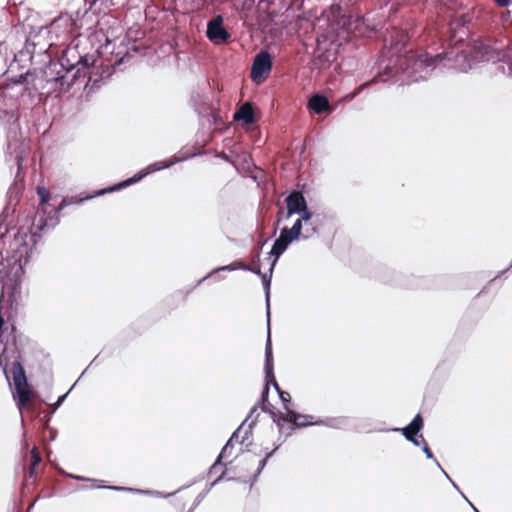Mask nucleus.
<instances>
[{
	"mask_svg": "<svg viewBox=\"0 0 512 512\" xmlns=\"http://www.w3.org/2000/svg\"><path fill=\"white\" fill-rule=\"evenodd\" d=\"M443 61L448 62V64H444V66L463 72L472 67V62L505 61L508 64L510 74H512V44L503 51L496 45L478 42L474 45L471 58H468V55L458 47L433 57L421 55L412 61V71L407 70L405 72L408 82H418L419 80L426 79L438 63Z\"/></svg>",
	"mask_w": 512,
	"mask_h": 512,
	"instance_id": "1",
	"label": "nucleus"
},
{
	"mask_svg": "<svg viewBox=\"0 0 512 512\" xmlns=\"http://www.w3.org/2000/svg\"><path fill=\"white\" fill-rule=\"evenodd\" d=\"M27 233L17 231L9 240L6 264L0 262V281L5 285L15 286L24 274L23 262H27L28 244Z\"/></svg>",
	"mask_w": 512,
	"mask_h": 512,
	"instance_id": "2",
	"label": "nucleus"
},
{
	"mask_svg": "<svg viewBox=\"0 0 512 512\" xmlns=\"http://www.w3.org/2000/svg\"><path fill=\"white\" fill-rule=\"evenodd\" d=\"M331 25L339 40H347L350 36H366L372 30L363 17L351 14H342L340 17L334 16Z\"/></svg>",
	"mask_w": 512,
	"mask_h": 512,
	"instance_id": "3",
	"label": "nucleus"
},
{
	"mask_svg": "<svg viewBox=\"0 0 512 512\" xmlns=\"http://www.w3.org/2000/svg\"><path fill=\"white\" fill-rule=\"evenodd\" d=\"M80 40H73L63 51L60 61L63 68L71 70L77 68V73L89 68L95 63L93 55L83 53Z\"/></svg>",
	"mask_w": 512,
	"mask_h": 512,
	"instance_id": "4",
	"label": "nucleus"
},
{
	"mask_svg": "<svg viewBox=\"0 0 512 512\" xmlns=\"http://www.w3.org/2000/svg\"><path fill=\"white\" fill-rule=\"evenodd\" d=\"M13 381L16 391L17 406L23 409L29 406L34 397V391L28 384L25 370L19 361L12 365Z\"/></svg>",
	"mask_w": 512,
	"mask_h": 512,
	"instance_id": "5",
	"label": "nucleus"
},
{
	"mask_svg": "<svg viewBox=\"0 0 512 512\" xmlns=\"http://www.w3.org/2000/svg\"><path fill=\"white\" fill-rule=\"evenodd\" d=\"M302 223L301 219H297L292 228H283L281 230L279 238L275 241L271 249V255L276 259L287 249L288 245L297 239L301 234Z\"/></svg>",
	"mask_w": 512,
	"mask_h": 512,
	"instance_id": "6",
	"label": "nucleus"
},
{
	"mask_svg": "<svg viewBox=\"0 0 512 512\" xmlns=\"http://www.w3.org/2000/svg\"><path fill=\"white\" fill-rule=\"evenodd\" d=\"M287 212L286 218L291 217L293 214H299L302 221H310L311 214L307 209V204L304 196L299 191H293L286 198Z\"/></svg>",
	"mask_w": 512,
	"mask_h": 512,
	"instance_id": "7",
	"label": "nucleus"
},
{
	"mask_svg": "<svg viewBox=\"0 0 512 512\" xmlns=\"http://www.w3.org/2000/svg\"><path fill=\"white\" fill-rule=\"evenodd\" d=\"M272 69V59L267 51H261L254 58L251 79L257 83L265 80Z\"/></svg>",
	"mask_w": 512,
	"mask_h": 512,
	"instance_id": "8",
	"label": "nucleus"
},
{
	"mask_svg": "<svg viewBox=\"0 0 512 512\" xmlns=\"http://www.w3.org/2000/svg\"><path fill=\"white\" fill-rule=\"evenodd\" d=\"M207 37L215 43H227L229 41L231 35L223 27V17L221 15L208 22Z\"/></svg>",
	"mask_w": 512,
	"mask_h": 512,
	"instance_id": "9",
	"label": "nucleus"
},
{
	"mask_svg": "<svg viewBox=\"0 0 512 512\" xmlns=\"http://www.w3.org/2000/svg\"><path fill=\"white\" fill-rule=\"evenodd\" d=\"M281 420L293 423L297 427L318 424V420L314 416L298 414L292 410H288L285 416L280 417L279 422Z\"/></svg>",
	"mask_w": 512,
	"mask_h": 512,
	"instance_id": "10",
	"label": "nucleus"
},
{
	"mask_svg": "<svg viewBox=\"0 0 512 512\" xmlns=\"http://www.w3.org/2000/svg\"><path fill=\"white\" fill-rule=\"evenodd\" d=\"M423 426V420L420 414H417L412 422L402 429V432L407 440L411 441L414 445L419 446L420 441L416 437L418 432L422 429Z\"/></svg>",
	"mask_w": 512,
	"mask_h": 512,
	"instance_id": "11",
	"label": "nucleus"
},
{
	"mask_svg": "<svg viewBox=\"0 0 512 512\" xmlns=\"http://www.w3.org/2000/svg\"><path fill=\"white\" fill-rule=\"evenodd\" d=\"M238 441V435L237 433H233V435L230 437V439L227 441L226 445L222 448L216 462L211 467L210 473H213L217 470L220 464L224 460H228L232 456V450H233V442Z\"/></svg>",
	"mask_w": 512,
	"mask_h": 512,
	"instance_id": "12",
	"label": "nucleus"
},
{
	"mask_svg": "<svg viewBox=\"0 0 512 512\" xmlns=\"http://www.w3.org/2000/svg\"><path fill=\"white\" fill-rule=\"evenodd\" d=\"M270 357H271V351H267L266 352V371H267V378H269L270 376L272 378H274V376L272 375V365L270 364ZM273 382V385L274 387L278 390L279 392V396L282 400V402L284 403V407L285 409L288 411L290 410L289 407H288V403L291 401V396L288 392H285V391H280L279 389V386L276 382L275 379L272 380Z\"/></svg>",
	"mask_w": 512,
	"mask_h": 512,
	"instance_id": "13",
	"label": "nucleus"
},
{
	"mask_svg": "<svg viewBox=\"0 0 512 512\" xmlns=\"http://www.w3.org/2000/svg\"><path fill=\"white\" fill-rule=\"evenodd\" d=\"M234 119L237 121L242 120L246 124H253L255 122V118L252 104L250 102L244 103L235 113Z\"/></svg>",
	"mask_w": 512,
	"mask_h": 512,
	"instance_id": "14",
	"label": "nucleus"
},
{
	"mask_svg": "<svg viewBox=\"0 0 512 512\" xmlns=\"http://www.w3.org/2000/svg\"><path fill=\"white\" fill-rule=\"evenodd\" d=\"M142 177H143V175H136V176H134V177H132V178H129V179H127V180H125V181H123V182H121V183L117 184V185H114L113 187H110V188H107V189L100 190V191L96 192L94 195L87 196V197H85V198H81V199H79L78 201H76L75 203H81V202H83L84 200H86V199H90V198H92V197H94V196L103 195V194H105L106 192H112V191H116V190H119V189L125 188V187H127V186H129V185H131V184L136 183V182H137V181H139Z\"/></svg>",
	"mask_w": 512,
	"mask_h": 512,
	"instance_id": "15",
	"label": "nucleus"
},
{
	"mask_svg": "<svg viewBox=\"0 0 512 512\" xmlns=\"http://www.w3.org/2000/svg\"><path fill=\"white\" fill-rule=\"evenodd\" d=\"M37 194L40 198V205H39V209H38V214L40 213V211H43V213L45 212V205L49 202L50 198H51V195H50V192L44 188V187H38L37 188Z\"/></svg>",
	"mask_w": 512,
	"mask_h": 512,
	"instance_id": "16",
	"label": "nucleus"
},
{
	"mask_svg": "<svg viewBox=\"0 0 512 512\" xmlns=\"http://www.w3.org/2000/svg\"><path fill=\"white\" fill-rule=\"evenodd\" d=\"M307 108L310 112L320 115V92H316L312 95Z\"/></svg>",
	"mask_w": 512,
	"mask_h": 512,
	"instance_id": "17",
	"label": "nucleus"
},
{
	"mask_svg": "<svg viewBox=\"0 0 512 512\" xmlns=\"http://www.w3.org/2000/svg\"><path fill=\"white\" fill-rule=\"evenodd\" d=\"M37 468H38L37 466L29 465L28 470L25 472V476H24L25 485L29 484V480L30 479H32L31 484L35 483V480H36V477H37V474H38Z\"/></svg>",
	"mask_w": 512,
	"mask_h": 512,
	"instance_id": "18",
	"label": "nucleus"
},
{
	"mask_svg": "<svg viewBox=\"0 0 512 512\" xmlns=\"http://www.w3.org/2000/svg\"><path fill=\"white\" fill-rule=\"evenodd\" d=\"M41 455H40V452H39V449L34 446L32 448V450L30 451V463L29 465L31 466H39L40 463H41Z\"/></svg>",
	"mask_w": 512,
	"mask_h": 512,
	"instance_id": "19",
	"label": "nucleus"
},
{
	"mask_svg": "<svg viewBox=\"0 0 512 512\" xmlns=\"http://www.w3.org/2000/svg\"><path fill=\"white\" fill-rule=\"evenodd\" d=\"M314 232L315 228L312 226V224L309 223V221H302V229L300 236H302L303 238H309Z\"/></svg>",
	"mask_w": 512,
	"mask_h": 512,
	"instance_id": "20",
	"label": "nucleus"
},
{
	"mask_svg": "<svg viewBox=\"0 0 512 512\" xmlns=\"http://www.w3.org/2000/svg\"><path fill=\"white\" fill-rule=\"evenodd\" d=\"M272 453H273V451L267 452L264 458L258 460V464H257V467L255 469V475H257V474H259L261 472V470L266 465V462H267L268 458L272 455Z\"/></svg>",
	"mask_w": 512,
	"mask_h": 512,
	"instance_id": "21",
	"label": "nucleus"
},
{
	"mask_svg": "<svg viewBox=\"0 0 512 512\" xmlns=\"http://www.w3.org/2000/svg\"><path fill=\"white\" fill-rule=\"evenodd\" d=\"M321 109H322V114L323 113H330L331 112V108H330V105H329V101L326 97H324L322 95V100H321Z\"/></svg>",
	"mask_w": 512,
	"mask_h": 512,
	"instance_id": "22",
	"label": "nucleus"
},
{
	"mask_svg": "<svg viewBox=\"0 0 512 512\" xmlns=\"http://www.w3.org/2000/svg\"><path fill=\"white\" fill-rule=\"evenodd\" d=\"M27 77H28V73L21 74L18 78L13 79L12 83L13 84H23L24 82H26Z\"/></svg>",
	"mask_w": 512,
	"mask_h": 512,
	"instance_id": "23",
	"label": "nucleus"
},
{
	"mask_svg": "<svg viewBox=\"0 0 512 512\" xmlns=\"http://www.w3.org/2000/svg\"><path fill=\"white\" fill-rule=\"evenodd\" d=\"M268 394H269V382L267 381V383L265 384L264 389L262 391L261 401L263 404L267 400Z\"/></svg>",
	"mask_w": 512,
	"mask_h": 512,
	"instance_id": "24",
	"label": "nucleus"
},
{
	"mask_svg": "<svg viewBox=\"0 0 512 512\" xmlns=\"http://www.w3.org/2000/svg\"><path fill=\"white\" fill-rule=\"evenodd\" d=\"M9 87V83H4L3 81H0V96H5V91L8 90Z\"/></svg>",
	"mask_w": 512,
	"mask_h": 512,
	"instance_id": "25",
	"label": "nucleus"
},
{
	"mask_svg": "<svg viewBox=\"0 0 512 512\" xmlns=\"http://www.w3.org/2000/svg\"><path fill=\"white\" fill-rule=\"evenodd\" d=\"M500 7H507L512 4V0H494Z\"/></svg>",
	"mask_w": 512,
	"mask_h": 512,
	"instance_id": "26",
	"label": "nucleus"
},
{
	"mask_svg": "<svg viewBox=\"0 0 512 512\" xmlns=\"http://www.w3.org/2000/svg\"><path fill=\"white\" fill-rule=\"evenodd\" d=\"M69 203L67 202L66 199H63L61 201V203L59 204V206L55 209V212L58 213L60 212L65 206H67Z\"/></svg>",
	"mask_w": 512,
	"mask_h": 512,
	"instance_id": "27",
	"label": "nucleus"
},
{
	"mask_svg": "<svg viewBox=\"0 0 512 512\" xmlns=\"http://www.w3.org/2000/svg\"><path fill=\"white\" fill-rule=\"evenodd\" d=\"M254 460V455L247 453L243 456V461L246 463H250Z\"/></svg>",
	"mask_w": 512,
	"mask_h": 512,
	"instance_id": "28",
	"label": "nucleus"
},
{
	"mask_svg": "<svg viewBox=\"0 0 512 512\" xmlns=\"http://www.w3.org/2000/svg\"><path fill=\"white\" fill-rule=\"evenodd\" d=\"M423 451L426 454L427 458H429V459L433 458V455H432L430 449L428 448V446L426 444L423 447Z\"/></svg>",
	"mask_w": 512,
	"mask_h": 512,
	"instance_id": "29",
	"label": "nucleus"
},
{
	"mask_svg": "<svg viewBox=\"0 0 512 512\" xmlns=\"http://www.w3.org/2000/svg\"><path fill=\"white\" fill-rule=\"evenodd\" d=\"M435 463L437 464V466L441 469V471L445 474V476L451 481V479L449 478L448 474L443 470V468L440 466V463H438V461L436 459H434Z\"/></svg>",
	"mask_w": 512,
	"mask_h": 512,
	"instance_id": "30",
	"label": "nucleus"
},
{
	"mask_svg": "<svg viewBox=\"0 0 512 512\" xmlns=\"http://www.w3.org/2000/svg\"><path fill=\"white\" fill-rule=\"evenodd\" d=\"M65 397H66V394H65V395H62V396H60V397H59V399H58V401H57V404H56V406H57V407H58V406L63 402V400L65 399Z\"/></svg>",
	"mask_w": 512,
	"mask_h": 512,
	"instance_id": "31",
	"label": "nucleus"
},
{
	"mask_svg": "<svg viewBox=\"0 0 512 512\" xmlns=\"http://www.w3.org/2000/svg\"><path fill=\"white\" fill-rule=\"evenodd\" d=\"M108 488L113 489V490H126V488L119 487V486H108Z\"/></svg>",
	"mask_w": 512,
	"mask_h": 512,
	"instance_id": "32",
	"label": "nucleus"
},
{
	"mask_svg": "<svg viewBox=\"0 0 512 512\" xmlns=\"http://www.w3.org/2000/svg\"><path fill=\"white\" fill-rule=\"evenodd\" d=\"M399 44H400V42H397V43H395V44H392V45H393V49H394L395 51H397V52L399 51V49H398V45H399Z\"/></svg>",
	"mask_w": 512,
	"mask_h": 512,
	"instance_id": "33",
	"label": "nucleus"
},
{
	"mask_svg": "<svg viewBox=\"0 0 512 512\" xmlns=\"http://www.w3.org/2000/svg\"><path fill=\"white\" fill-rule=\"evenodd\" d=\"M250 270L254 273L261 274L260 269L251 268Z\"/></svg>",
	"mask_w": 512,
	"mask_h": 512,
	"instance_id": "34",
	"label": "nucleus"
},
{
	"mask_svg": "<svg viewBox=\"0 0 512 512\" xmlns=\"http://www.w3.org/2000/svg\"><path fill=\"white\" fill-rule=\"evenodd\" d=\"M256 411H257V406H254V407L251 409V412H250V413H251V414H253V413H254V412H256Z\"/></svg>",
	"mask_w": 512,
	"mask_h": 512,
	"instance_id": "35",
	"label": "nucleus"
},
{
	"mask_svg": "<svg viewBox=\"0 0 512 512\" xmlns=\"http://www.w3.org/2000/svg\"><path fill=\"white\" fill-rule=\"evenodd\" d=\"M315 41H316L317 46L320 45V38L319 37H316Z\"/></svg>",
	"mask_w": 512,
	"mask_h": 512,
	"instance_id": "36",
	"label": "nucleus"
},
{
	"mask_svg": "<svg viewBox=\"0 0 512 512\" xmlns=\"http://www.w3.org/2000/svg\"><path fill=\"white\" fill-rule=\"evenodd\" d=\"M461 496H463V498H465V501H466V502H469V499H468V498H466V495H464V493H461Z\"/></svg>",
	"mask_w": 512,
	"mask_h": 512,
	"instance_id": "37",
	"label": "nucleus"
},
{
	"mask_svg": "<svg viewBox=\"0 0 512 512\" xmlns=\"http://www.w3.org/2000/svg\"><path fill=\"white\" fill-rule=\"evenodd\" d=\"M461 496H463V498H465V501H466V502H469V499H468V498H466V495H464V493H461Z\"/></svg>",
	"mask_w": 512,
	"mask_h": 512,
	"instance_id": "38",
	"label": "nucleus"
},
{
	"mask_svg": "<svg viewBox=\"0 0 512 512\" xmlns=\"http://www.w3.org/2000/svg\"><path fill=\"white\" fill-rule=\"evenodd\" d=\"M461 496H463V498H465V501H466V502H469V499H468V498H466V495H464V493H461Z\"/></svg>",
	"mask_w": 512,
	"mask_h": 512,
	"instance_id": "39",
	"label": "nucleus"
},
{
	"mask_svg": "<svg viewBox=\"0 0 512 512\" xmlns=\"http://www.w3.org/2000/svg\"><path fill=\"white\" fill-rule=\"evenodd\" d=\"M461 496H463V498H465V501H466V502H469V499H468V498H466V495H464V493H461Z\"/></svg>",
	"mask_w": 512,
	"mask_h": 512,
	"instance_id": "40",
	"label": "nucleus"
},
{
	"mask_svg": "<svg viewBox=\"0 0 512 512\" xmlns=\"http://www.w3.org/2000/svg\"><path fill=\"white\" fill-rule=\"evenodd\" d=\"M469 504L471 505V507L473 508V510H475L476 512H478V510L476 509V507H474V506L472 505V503H470V502H469Z\"/></svg>",
	"mask_w": 512,
	"mask_h": 512,
	"instance_id": "41",
	"label": "nucleus"
},
{
	"mask_svg": "<svg viewBox=\"0 0 512 512\" xmlns=\"http://www.w3.org/2000/svg\"><path fill=\"white\" fill-rule=\"evenodd\" d=\"M8 238H9L8 236H5V238L3 239V243H4V244L6 243V240H7Z\"/></svg>",
	"mask_w": 512,
	"mask_h": 512,
	"instance_id": "42",
	"label": "nucleus"
},
{
	"mask_svg": "<svg viewBox=\"0 0 512 512\" xmlns=\"http://www.w3.org/2000/svg\"><path fill=\"white\" fill-rule=\"evenodd\" d=\"M276 260H277V259L275 258V260H274V262H273L272 266H274V264H275ZM270 270H273V267H270Z\"/></svg>",
	"mask_w": 512,
	"mask_h": 512,
	"instance_id": "43",
	"label": "nucleus"
},
{
	"mask_svg": "<svg viewBox=\"0 0 512 512\" xmlns=\"http://www.w3.org/2000/svg\"><path fill=\"white\" fill-rule=\"evenodd\" d=\"M452 484H453V487H455L456 489H458V487H457V485H456L455 483H453V482H452Z\"/></svg>",
	"mask_w": 512,
	"mask_h": 512,
	"instance_id": "44",
	"label": "nucleus"
},
{
	"mask_svg": "<svg viewBox=\"0 0 512 512\" xmlns=\"http://www.w3.org/2000/svg\"><path fill=\"white\" fill-rule=\"evenodd\" d=\"M335 9H336L337 11H340V7H336Z\"/></svg>",
	"mask_w": 512,
	"mask_h": 512,
	"instance_id": "45",
	"label": "nucleus"
},
{
	"mask_svg": "<svg viewBox=\"0 0 512 512\" xmlns=\"http://www.w3.org/2000/svg\"><path fill=\"white\" fill-rule=\"evenodd\" d=\"M405 2H409L410 0H404Z\"/></svg>",
	"mask_w": 512,
	"mask_h": 512,
	"instance_id": "46",
	"label": "nucleus"
}]
</instances>
